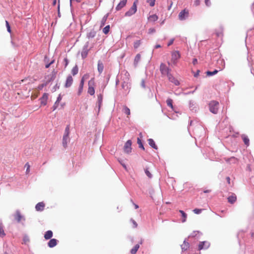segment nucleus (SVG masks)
I'll return each instance as SVG.
<instances>
[{"label":"nucleus","mask_w":254,"mask_h":254,"mask_svg":"<svg viewBox=\"0 0 254 254\" xmlns=\"http://www.w3.org/2000/svg\"><path fill=\"white\" fill-rule=\"evenodd\" d=\"M69 130H70V126L69 125H68L66 126L64 132V135L63 137V145L64 148H66L67 145V143L69 142L70 138L69 137Z\"/></svg>","instance_id":"f257e3e1"},{"label":"nucleus","mask_w":254,"mask_h":254,"mask_svg":"<svg viewBox=\"0 0 254 254\" xmlns=\"http://www.w3.org/2000/svg\"><path fill=\"white\" fill-rule=\"evenodd\" d=\"M219 103L218 101L212 100L209 103V108L210 112L216 114L218 112Z\"/></svg>","instance_id":"f03ea898"},{"label":"nucleus","mask_w":254,"mask_h":254,"mask_svg":"<svg viewBox=\"0 0 254 254\" xmlns=\"http://www.w3.org/2000/svg\"><path fill=\"white\" fill-rule=\"evenodd\" d=\"M159 69L162 76L167 77L171 74V69L167 66L164 63H161Z\"/></svg>","instance_id":"7ed1b4c3"},{"label":"nucleus","mask_w":254,"mask_h":254,"mask_svg":"<svg viewBox=\"0 0 254 254\" xmlns=\"http://www.w3.org/2000/svg\"><path fill=\"white\" fill-rule=\"evenodd\" d=\"M137 2V0H136L135 1H134L132 5L130 8V9L125 13V16H128V17L131 16L136 12V10H137L136 2Z\"/></svg>","instance_id":"20e7f679"},{"label":"nucleus","mask_w":254,"mask_h":254,"mask_svg":"<svg viewBox=\"0 0 254 254\" xmlns=\"http://www.w3.org/2000/svg\"><path fill=\"white\" fill-rule=\"evenodd\" d=\"M88 88L87 92L90 95H94L95 94V89L94 86H95L94 78H91L88 83Z\"/></svg>","instance_id":"39448f33"},{"label":"nucleus","mask_w":254,"mask_h":254,"mask_svg":"<svg viewBox=\"0 0 254 254\" xmlns=\"http://www.w3.org/2000/svg\"><path fill=\"white\" fill-rule=\"evenodd\" d=\"M181 58V55L178 51H173L171 53V62L173 64L176 65L178 60Z\"/></svg>","instance_id":"423d86ee"},{"label":"nucleus","mask_w":254,"mask_h":254,"mask_svg":"<svg viewBox=\"0 0 254 254\" xmlns=\"http://www.w3.org/2000/svg\"><path fill=\"white\" fill-rule=\"evenodd\" d=\"M189 16V11L186 8L181 11L178 15L179 20L182 21L186 20Z\"/></svg>","instance_id":"0eeeda50"},{"label":"nucleus","mask_w":254,"mask_h":254,"mask_svg":"<svg viewBox=\"0 0 254 254\" xmlns=\"http://www.w3.org/2000/svg\"><path fill=\"white\" fill-rule=\"evenodd\" d=\"M13 217L17 223H20L22 221H25V217L21 214L19 210L16 211L15 213L13 214Z\"/></svg>","instance_id":"6e6552de"},{"label":"nucleus","mask_w":254,"mask_h":254,"mask_svg":"<svg viewBox=\"0 0 254 254\" xmlns=\"http://www.w3.org/2000/svg\"><path fill=\"white\" fill-rule=\"evenodd\" d=\"M88 47L89 42H87L84 45L81 53V56L82 59H85L88 55V52L90 50V49H88Z\"/></svg>","instance_id":"1a4fd4ad"},{"label":"nucleus","mask_w":254,"mask_h":254,"mask_svg":"<svg viewBox=\"0 0 254 254\" xmlns=\"http://www.w3.org/2000/svg\"><path fill=\"white\" fill-rule=\"evenodd\" d=\"M57 71L54 70L51 74L48 75L45 77L46 83H47V85L51 81L55 80L56 77Z\"/></svg>","instance_id":"9d476101"},{"label":"nucleus","mask_w":254,"mask_h":254,"mask_svg":"<svg viewBox=\"0 0 254 254\" xmlns=\"http://www.w3.org/2000/svg\"><path fill=\"white\" fill-rule=\"evenodd\" d=\"M131 141L128 140L125 144L124 150L127 154H129L131 152Z\"/></svg>","instance_id":"9b49d317"},{"label":"nucleus","mask_w":254,"mask_h":254,"mask_svg":"<svg viewBox=\"0 0 254 254\" xmlns=\"http://www.w3.org/2000/svg\"><path fill=\"white\" fill-rule=\"evenodd\" d=\"M210 243L208 241L200 242L198 245V250H205L210 246Z\"/></svg>","instance_id":"f8f14e48"},{"label":"nucleus","mask_w":254,"mask_h":254,"mask_svg":"<svg viewBox=\"0 0 254 254\" xmlns=\"http://www.w3.org/2000/svg\"><path fill=\"white\" fill-rule=\"evenodd\" d=\"M48 95H49L48 93H45L43 94L42 96L39 99L41 105L45 106L47 104V100L48 99Z\"/></svg>","instance_id":"ddd939ff"},{"label":"nucleus","mask_w":254,"mask_h":254,"mask_svg":"<svg viewBox=\"0 0 254 254\" xmlns=\"http://www.w3.org/2000/svg\"><path fill=\"white\" fill-rule=\"evenodd\" d=\"M73 83V78L70 75H68L66 78L64 87L65 88L69 87L71 86Z\"/></svg>","instance_id":"4468645a"},{"label":"nucleus","mask_w":254,"mask_h":254,"mask_svg":"<svg viewBox=\"0 0 254 254\" xmlns=\"http://www.w3.org/2000/svg\"><path fill=\"white\" fill-rule=\"evenodd\" d=\"M168 80L170 82L173 83L175 85H180V82L179 80H178L176 78H175L173 75L172 74H170L168 77Z\"/></svg>","instance_id":"2eb2a0df"},{"label":"nucleus","mask_w":254,"mask_h":254,"mask_svg":"<svg viewBox=\"0 0 254 254\" xmlns=\"http://www.w3.org/2000/svg\"><path fill=\"white\" fill-rule=\"evenodd\" d=\"M84 83V77H82L79 84L77 94L80 95L82 92Z\"/></svg>","instance_id":"dca6fc26"},{"label":"nucleus","mask_w":254,"mask_h":254,"mask_svg":"<svg viewBox=\"0 0 254 254\" xmlns=\"http://www.w3.org/2000/svg\"><path fill=\"white\" fill-rule=\"evenodd\" d=\"M236 200L237 196L234 193H232V194L228 197V201L231 204H233L234 203H235Z\"/></svg>","instance_id":"f3484780"},{"label":"nucleus","mask_w":254,"mask_h":254,"mask_svg":"<svg viewBox=\"0 0 254 254\" xmlns=\"http://www.w3.org/2000/svg\"><path fill=\"white\" fill-rule=\"evenodd\" d=\"M127 2V0H121L119 4L117 5V6L116 7V9L117 11H119L121 10L123 7H124Z\"/></svg>","instance_id":"a211bd4d"},{"label":"nucleus","mask_w":254,"mask_h":254,"mask_svg":"<svg viewBox=\"0 0 254 254\" xmlns=\"http://www.w3.org/2000/svg\"><path fill=\"white\" fill-rule=\"evenodd\" d=\"M104 68V64L101 60H99L98 62L97 69L99 74H101L103 71Z\"/></svg>","instance_id":"6ab92c4d"},{"label":"nucleus","mask_w":254,"mask_h":254,"mask_svg":"<svg viewBox=\"0 0 254 254\" xmlns=\"http://www.w3.org/2000/svg\"><path fill=\"white\" fill-rule=\"evenodd\" d=\"M201 235L202 233L200 232V231H194L189 236V238L192 237L198 239Z\"/></svg>","instance_id":"aec40b11"},{"label":"nucleus","mask_w":254,"mask_h":254,"mask_svg":"<svg viewBox=\"0 0 254 254\" xmlns=\"http://www.w3.org/2000/svg\"><path fill=\"white\" fill-rule=\"evenodd\" d=\"M122 80H129V74L127 71H124L121 73Z\"/></svg>","instance_id":"412c9836"},{"label":"nucleus","mask_w":254,"mask_h":254,"mask_svg":"<svg viewBox=\"0 0 254 254\" xmlns=\"http://www.w3.org/2000/svg\"><path fill=\"white\" fill-rule=\"evenodd\" d=\"M58 241L56 239H51L48 243V246L50 248H53L57 245Z\"/></svg>","instance_id":"4be33fe9"},{"label":"nucleus","mask_w":254,"mask_h":254,"mask_svg":"<svg viewBox=\"0 0 254 254\" xmlns=\"http://www.w3.org/2000/svg\"><path fill=\"white\" fill-rule=\"evenodd\" d=\"M45 204L43 202L38 203L35 206V209L37 211H42L44 210Z\"/></svg>","instance_id":"5701e85b"},{"label":"nucleus","mask_w":254,"mask_h":254,"mask_svg":"<svg viewBox=\"0 0 254 254\" xmlns=\"http://www.w3.org/2000/svg\"><path fill=\"white\" fill-rule=\"evenodd\" d=\"M6 235L4 231V226L1 220H0V237L3 238Z\"/></svg>","instance_id":"b1692460"},{"label":"nucleus","mask_w":254,"mask_h":254,"mask_svg":"<svg viewBox=\"0 0 254 254\" xmlns=\"http://www.w3.org/2000/svg\"><path fill=\"white\" fill-rule=\"evenodd\" d=\"M241 137L243 139V141H244V143L245 144V145L247 146H249V145H250V140H249V138L248 137V136H247L246 135L243 134L241 135Z\"/></svg>","instance_id":"393cba45"},{"label":"nucleus","mask_w":254,"mask_h":254,"mask_svg":"<svg viewBox=\"0 0 254 254\" xmlns=\"http://www.w3.org/2000/svg\"><path fill=\"white\" fill-rule=\"evenodd\" d=\"M189 243L188 242H187L186 239H185L184 241L183 244L181 246L182 250V252H183V251H186V250H187L189 248Z\"/></svg>","instance_id":"a878e982"},{"label":"nucleus","mask_w":254,"mask_h":254,"mask_svg":"<svg viewBox=\"0 0 254 254\" xmlns=\"http://www.w3.org/2000/svg\"><path fill=\"white\" fill-rule=\"evenodd\" d=\"M53 232L51 230L46 231L44 235V238L46 240L50 239L53 237Z\"/></svg>","instance_id":"bb28decb"},{"label":"nucleus","mask_w":254,"mask_h":254,"mask_svg":"<svg viewBox=\"0 0 254 254\" xmlns=\"http://www.w3.org/2000/svg\"><path fill=\"white\" fill-rule=\"evenodd\" d=\"M148 142L149 145L154 148V149L157 150L158 149L157 146L156 145L155 142L154 140L152 138H149L148 139Z\"/></svg>","instance_id":"cd10ccee"},{"label":"nucleus","mask_w":254,"mask_h":254,"mask_svg":"<svg viewBox=\"0 0 254 254\" xmlns=\"http://www.w3.org/2000/svg\"><path fill=\"white\" fill-rule=\"evenodd\" d=\"M158 19V17L156 14H152L148 17V20L150 22H155L157 21Z\"/></svg>","instance_id":"c85d7f7f"},{"label":"nucleus","mask_w":254,"mask_h":254,"mask_svg":"<svg viewBox=\"0 0 254 254\" xmlns=\"http://www.w3.org/2000/svg\"><path fill=\"white\" fill-rule=\"evenodd\" d=\"M97 97H98L97 104H98V108L99 109L100 108L101 106L102 103L103 96L102 94H100L98 95Z\"/></svg>","instance_id":"c756f323"},{"label":"nucleus","mask_w":254,"mask_h":254,"mask_svg":"<svg viewBox=\"0 0 254 254\" xmlns=\"http://www.w3.org/2000/svg\"><path fill=\"white\" fill-rule=\"evenodd\" d=\"M123 81V83L122 84V86L123 89L125 90H127L128 88V82L129 80H122Z\"/></svg>","instance_id":"7c9ffc66"},{"label":"nucleus","mask_w":254,"mask_h":254,"mask_svg":"<svg viewBox=\"0 0 254 254\" xmlns=\"http://www.w3.org/2000/svg\"><path fill=\"white\" fill-rule=\"evenodd\" d=\"M139 248V244H137L135 245L134 247L130 250V253L131 254H135Z\"/></svg>","instance_id":"2f4dec72"},{"label":"nucleus","mask_w":254,"mask_h":254,"mask_svg":"<svg viewBox=\"0 0 254 254\" xmlns=\"http://www.w3.org/2000/svg\"><path fill=\"white\" fill-rule=\"evenodd\" d=\"M141 56L139 54H137L134 59V64L136 66L140 60Z\"/></svg>","instance_id":"473e14b6"},{"label":"nucleus","mask_w":254,"mask_h":254,"mask_svg":"<svg viewBox=\"0 0 254 254\" xmlns=\"http://www.w3.org/2000/svg\"><path fill=\"white\" fill-rule=\"evenodd\" d=\"M179 212L182 214V216L183 217V219L182 220V222H183V223L185 222L186 221V219H187V214L183 210H180Z\"/></svg>","instance_id":"72a5a7b5"},{"label":"nucleus","mask_w":254,"mask_h":254,"mask_svg":"<svg viewBox=\"0 0 254 254\" xmlns=\"http://www.w3.org/2000/svg\"><path fill=\"white\" fill-rule=\"evenodd\" d=\"M96 32L94 30H92L89 32L87 35V37L88 39L93 38L96 36Z\"/></svg>","instance_id":"f704fd0d"},{"label":"nucleus","mask_w":254,"mask_h":254,"mask_svg":"<svg viewBox=\"0 0 254 254\" xmlns=\"http://www.w3.org/2000/svg\"><path fill=\"white\" fill-rule=\"evenodd\" d=\"M189 106L191 110H195L196 111V107H195V103L193 101H190L189 102Z\"/></svg>","instance_id":"c9c22d12"},{"label":"nucleus","mask_w":254,"mask_h":254,"mask_svg":"<svg viewBox=\"0 0 254 254\" xmlns=\"http://www.w3.org/2000/svg\"><path fill=\"white\" fill-rule=\"evenodd\" d=\"M109 16V13H107L106 15L104 16V17L102 18L101 21V26H103L105 25V23L107 21V19L108 18V17Z\"/></svg>","instance_id":"e433bc0d"},{"label":"nucleus","mask_w":254,"mask_h":254,"mask_svg":"<svg viewBox=\"0 0 254 254\" xmlns=\"http://www.w3.org/2000/svg\"><path fill=\"white\" fill-rule=\"evenodd\" d=\"M78 68L77 65H75L71 70V73L73 75H75L78 73Z\"/></svg>","instance_id":"4c0bfd02"},{"label":"nucleus","mask_w":254,"mask_h":254,"mask_svg":"<svg viewBox=\"0 0 254 254\" xmlns=\"http://www.w3.org/2000/svg\"><path fill=\"white\" fill-rule=\"evenodd\" d=\"M123 111L125 114H126L127 115H129L130 114V109L127 107L126 106H125L123 107Z\"/></svg>","instance_id":"58836bf2"},{"label":"nucleus","mask_w":254,"mask_h":254,"mask_svg":"<svg viewBox=\"0 0 254 254\" xmlns=\"http://www.w3.org/2000/svg\"><path fill=\"white\" fill-rule=\"evenodd\" d=\"M218 72V70H217V69H215L214 71H207L206 72V74L207 76H213L215 74H216V73H217Z\"/></svg>","instance_id":"ea45409f"},{"label":"nucleus","mask_w":254,"mask_h":254,"mask_svg":"<svg viewBox=\"0 0 254 254\" xmlns=\"http://www.w3.org/2000/svg\"><path fill=\"white\" fill-rule=\"evenodd\" d=\"M166 103H167V105L171 107V109H173V100L170 99V98H168L166 100Z\"/></svg>","instance_id":"a19ab883"},{"label":"nucleus","mask_w":254,"mask_h":254,"mask_svg":"<svg viewBox=\"0 0 254 254\" xmlns=\"http://www.w3.org/2000/svg\"><path fill=\"white\" fill-rule=\"evenodd\" d=\"M141 42V40H136L134 42L133 47L134 49H137L140 45Z\"/></svg>","instance_id":"79ce46f5"},{"label":"nucleus","mask_w":254,"mask_h":254,"mask_svg":"<svg viewBox=\"0 0 254 254\" xmlns=\"http://www.w3.org/2000/svg\"><path fill=\"white\" fill-rule=\"evenodd\" d=\"M137 143H138V144L139 145V147L140 148H141L143 150H144V147L143 143H142V142L141 141V140L140 138H137Z\"/></svg>","instance_id":"37998d69"},{"label":"nucleus","mask_w":254,"mask_h":254,"mask_svg":"<svg viewBox=\"0 0 254 254\" xmlns=\"http://www.w3.org/2000/svg\"><path fill=\"white\" fill-rule=\"evenodd\" d=\"M110 28V25L106 26L103 29V32L105 34H108L109 32Z\"/></svg>","instance_id":"c03bdc74"},{"label":"nucleus","mask_w":254,"mask_h":254,"mask_svg":"<svg viewBox=\"0 0 254 254\" xmlns=\"http://www.w3.org/2000/svg\"><path fill=\"white\" fill-rule=\"evenodd\" d=\"M217 63L221 64V67L220 68L222 69L224 67L225 62L223 59H219L217 61Z\"/></svg>","instance_id":"a18cd8bd"},{"label":"nucleus","mask_w":254,"mask_h":254,"mask_svg":"<svg viewBox=\"0 0 254 254\" xmlns=\"http://www.w3.org/2000/svg\"><path fill=\"white\" fill-rule=\"evenodd\" d=\"M145 173L147 176V177L149 178H151L152 177V175L151 173L149 171L147 168L145 169Z\"/></svg>","instance_id":"49530a36"},{"label":"nucleus","mask_w":254,"mask_h":254,"mask_svg":"<svg viewBox=\"0 0 254 254\" xmlns=\"http://www.w3.org/2000/svg\"><path fill=\"white\" fill-rule=\"evenodd\" d=\"M118 161L119 163L122 165V166L125 169H127V166L123 162V161L120 158L118 159Z\"/></svg>","instance_id":"de8ad7c7"},{"label":"nucleus","mask_w":254,"mask_h":254,"mask_svg":"<svg viewBox=\"0 0 254 254\" xmlns=\"http://www.w3.org/2000/svg\"><path fill=\"white\" fill-rule=\"evenodd\" d=\"M47 85V83H46L45 82H44V83H43L42 84H41L38 86V89L39 90H42L44 87L46 86Z\"/></svg>","instance_id":"09e8293b"},{"label":"nucleus","mask_w":254,"mask_h":254,"mask_svg":"<svg viewBox=\"0 0 254 254\" xmlns=\"http://www.w3.org/2000/svg\"><path fill=\"white\" fill-rule=\"evenodd\" d=\"M5 23H6V27L7 28V30L9 33H11V28H10V25L7 21H5Z\"/></svg>","instance_id":"8fccbe9b"},{"label":"nucleus","mask_w":254,"mask_h":254,"mask_svg":"<svg viewBox=\"0 0 254 254\" xmlns=\"http://www.w3.org/2000/svg\"><path fill=\"white\" fill-rule=\"evenodd\" d=\"M193 212L194 213L198 214H200L201 212L202 209H201L195 208V209L193 210Z\"/></svg>","instance_id":"3c124183"},{"label":"nucleus","mask_w":254,"mask_h":254,"mask_svg":"<svg viewBox=\"0 0 254 254\" xmlns=\"http://www.w3.org/2000/svg\"><path fill=\"white\" fill-rule=\"evenodd\" d=\"M25 167H26V173L27 174H28L29 172V171H30V165L28 163H26L25 165Z\"/></svg>","instance_id":"603ef678"},{"label":"nucleus","mask_w":254,"mask_h":254,"mask_svg":"<svg viewBox=\"0 0 254 254\" xmlns=\"http://www.w3.org/2000/svg\"><path fill=\"white\" fill-rule=\"evenodd\" d=\"M147 1L149 3L150 6H154L155 0H148Z\"/></svg>","instance_id":"864d4df0"},{"label":"nucleus","mask_w":254,"mask_h":254,"mask_svg":"<svg viewBox=\"0 0 254 254\" xmlns=\"http://www.w3.org/2000/svg\"><path fill=\"white\" fill-rule=\"evenodd\" d=\"M194 92H195V90H193V91H189L188 92H182V94L184 95H189L190 94H193L194 93Z\"/></svg>","instance_id":"5fc2aeb1"},{"label":"nucleus","mask_w":254,"mask_h":254,"mask_svg":"<svg viewBox=\"0 0 254 254\" xmlns=\"http://www.w3.org/2000/svg\"><path fill=\"white\" fill-rule=\"evenodd\" d=\"M58 105H59V103L58 102H57L56 101L55 102L54 105H53L52 108H53V111H55L58 107Z\"/></svg>","instance_id":"6e6d98bb"},{"label":"nucleus","mask_w":254,"mask_h":254,"mask_svg":"<svg viewBox=\"0 0 254 254\" xmlns=\"http://www.w3.org/2000/svg\"><path fill=\"white\" fill-rule=\"evenodd\" d=\"M54 62H55V60H52V61H51V62H50V63H49V64H46L45 65V67H46V68H49V67H50V66L52 64H53L54 63Z\"/></svg>","instance_id":"4d7b16f0"},{"label":"nucleus","mask_w":254,"mask_h":254,"mask_svg":"<svg viewBox=\"0 0 254 254\" xmlns=\"http://www.w3.org/2000/svg\"><path fill=\"white\" fill-rule=\"evenodd\" d=\"M174 40H175L174 38H172V39H170L169 42L168 43L167 46H170L172 45L173 44Z\"/></svg>","instance_id":"13d9d810"},{"label":"nucleus","mask_w":254,"mask_h":254,"mask_svg":"<svg viewBox=\"0 0 254 254\" xmlns=\"http://www.w3.org/2000/svg\"><path fill=\"white\" fill-rule=\"evenodd\" d=\"M60 88V85L57 83L55 86L53 88V91L54 92L56 91L57 89H59Z\"/></svg>","instance_id":"bf43d9fd"},{"label":"nucleus","mask_w":254,"mask_h":254,"mask_svg":"<svg viewBox=\"0 0 254 254\" xmlns=\"http://www.w3.org/2000/svg\"><path fill=\"white\" fill-rule=\"evenodd\" d=\"M64 66L65 67L68 65L69 62H68V59L66 58H64Z\"/></svg>","instance_id":"052dcab7"},{"label":"nucleus","mask_w":254,"mask_h":254,"mask_svg":"<svg viewBox=\"0 0 254 254\" xmlns=\"http://www.w3.org/2000/svg\"><path fill=\"white\" fill-rule=\"evenodd\" d=\"M23 241L24 242V243H26L27 242H29V238L28 236H25L24 237H23Z\"/></svg>","instance_id":"680f3d73"},{"label":"nucleus","mask_w":254,"mask_h":254,"mask_svg":"<svg viewBox=\"0 0 254 254\" xmlns=\"http://www.w3.org/2000/svg\"><path fill=\"white\" fill-rule=\"evenodd\" d=\"M141 86L142 88H145V81L144 79H142L141 80Z\"/></svg>","instance_id":"e2e57ef3"},{"label":"nucleus","mask_w":254,"mask_h":254,"mask_svg":"<svg viewBox=\"0 0 254 254\" xmlns=\"http://www.w3.org/2000/svg\"><path fill=\"white\" fill-rule=\"evenodd\" d=\"M205 3L207 6H209L211 5L210 0H205Z\"/></svg>","instance_id":"0e129e2a"},{"label":"nucleus","mask_w":254,"mask_h":254,"mask_svg":"<svg viewBox=\"0 0 254 254\" xmlns=\"http://www.w3.org/2000/svg\"><path fill=\"white\" fill-rule=\"evenodd\" d=\"M194 4L196 6H197V5H199V4H200V0H195L194 1Z\"/></svg>","instance_id":"69168bd1"},{"label":"nucleus","mask_w":254,"mask_h":254,"mask_svg":"<svg viewBox=\"0 0 254 254\" xmlns=\"http://www.w3.org/2000/svg\"><path fill=\"white\" fill-rule=\"evenodd\" d=\"M61 100H62V96H61V94H60L57 98L56 102L59 103Z\"/></svg>","instance_id":"338daca9"},{"label":"nucleus","mask_w":254,"mask_h":254,"mask_svg":"<svg viewBox=\"0 0 254 254\" xmlns=\"http://www.w3.org/2000/svg\"><path fill=\"white\" fill-rule=\"evenodd\" d=\"M192 64L193 65L196 64L197 63V60L196 59H193L192 60Z\"/></svg>","instance_id":"774afa93"}]
</instances>
